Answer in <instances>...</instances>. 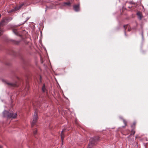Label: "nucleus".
I'll return each mask as SVG.
<instances>
[{
	"mask_svg": "<svg viewBox=\"0 0 148 148\" xmlns=\"http://www.w3.org/2000/svg\"><path fill=\"white\" fill-rule=\"evenodd\" d=\"M99 137L97 136L93 138H90L87 148H92L95 145L96 141L99 140Z\"/></svg>",
	"mask_w": 148,
	"mask_h": 148,
	"instance_id": "obj_1",
	"label": "nucleus"
},
{
	"mask_svg": "<svg viewBox=\"0 0 148 148\" xmlns=\"http://www.w3.org/2000/svg\"><path fill=\"white\" fill-rule=\"evenodd\" d=\"M3 115L4 117L11 118H15L17 116V114L16 113L13 114L12 113H10L6 110L3 112Z\"/></svg>",
	"mask_w": 148,
	"mask_h": 148,
	"instance_id": "obj_2",
	"label": "nucleus"
},
{
	"mask_svg": "<svg viewBox=\"0 0 148 148\" xmlns=\"http://www.w3.org/2000/svg\"><path fill=\"white\" fill-rule=\"evenodd\" d=\"M27 5H28V4H26V3L25 2H24L21 3L19 6H17L16 7L12 9L11 10L8 11V13H10L11 12L17 11L20 10L23 6H26Z\"/></svg>",
	"mask_w": 148,
	"mask_h": 148,
	"instance_id": "obj_3",
	"label": "nucleus"
},
{
	"mask_svg": "<svg viewBox=\"0 0 148 148\" xmlns=\"http://www.w3.org/2000/svg\"><path fill=\"white\" fill-rule=\"evenodd\" d=\"M37 118L38 117L37 114L36 113V110L34 113L33 121L31 123L32 126H33L35 125L37 121Z\"/></svg>",
	"mask_w": 148,
	"mask_h": 148,
	"instance_id": "obj_4",
	"label": "nucleus"
},
{
	"mask_svg": "<svg viewBox=\"0 0 148 148\" xmlns=\"http://www.w3.org/2000/svg\"><path fill=\"white\" fill-rule=\"evenodd\" d=\"M2 81L3 82H4L5 84H7L8 86H17L16 84L9 83L8 81L5 79H2Z\"/></svg>",
	"mask_w": 148,
	"mask_h": 148,
	"instance_id": "obj_5",
	"label": "nucleus"
},
{
	"mask_svg": "<svg viewBox=\"0 0 148 148\" xmlns=\"http://www.w3.org/2000/svg\"><path fill=\"white\" fill-rule=\"evenodd\" d=\"M13 32L16 35H19V33L20 32L19 30L17 29L16 28H14L12 29Z\"/></svg>",
	"mask_w": 148,
	"mask_h": 148,
	"instance_id": "obj_6",
	"label": "nucleus"
},
{
	"mask_svg": "<svg viewBox=\"0 0 148 148\" xmlns=\"http://www.w3.org/2000/svg\"><path fill=\"white\" fill-rule=\"evenodd\" d=\"M75 11L77 12L79 10V5L78 4L76 5H75Z\"/></svg>",
	"mask_w": 148,
	"mask_h": 148,
	"instance_id": "obj_7",
	"label": "nucleus"
},
{
	"mask_svg": "<svg viewBox=\"0 0 148 148\" xmlns=\"http://www.w3.org/2000/svg\"><path fill=\"white\" fill-rule=\"evenodd\" d=\"M65 130H66L65 129H63V130H62V131L61 132V138L62 140V141H63V139H64V137L63 133L65 132Z\"/></svg>",
	"mask_w": 148,
	"mask_h": 148,
	"instance_id": "obj_8",
	"label": "nucleus"
},
{
	"mask_svg": "<svg viewBox=\"0 0 148 148\" xmlns=\"http://www.w3.org/2000/svg\"><path fill=\"white\" fill-rule=\"evenodd\" d=\"M137 15L138 16V18L140 20H141L142 18V15L141 12H138L137 13Z\"/></svg>",
	"mask_w": 148,
	"mask_h": 148,
	"instance_id": "obj_9",
	"label": "nucleus"
},
{
	"mask_svg": "<svg viewBox=\"0 0 148 148\" xmlns=\"http://www.w3.org/2000/svg\"><path fill=\"white\" fill-rule=\"evenodd\" d=\"M71 3L70 2L64 3L63 6L65 7L69 6L71 5Z\"/></svg>",
	"mask_w": 148,
	"mask_h": 148,
	"instance_id": "obj_10",
	"label": "nucleus"
},
{
	"mask_svg": "<svg viewBox=\"0 0 148 148\" xmlns=\"http://www.w3.org/2000/svg\"><path fill=\"white\" fill-rule=\"evenodd\" d=\"M124 27L125 29H126L128 27V31H130V29L129 28V25H125L124 26Z\"/></svg>",
	"mask_w": 148,
	"mask_h": 148,
	"instance_id": "obj_11",
	"label": "nucleus"
},
{
	"mask_svg": "<svg viewBox=\"0 0 148 148\" xmlns=\"http://www.w3.org/2000/svg\"><path fill=\"white\" fill-rule=\"evenodd\" d=\"M42 90L43 92H44L45 91V86L44 85L42 87Z\"/></svg>",
	"mask_w": 148,
	"mask_h": 148,
	"instance_id": "obj_12",
	"label": "nucleus"
},
{
	"mask_svg": "<svg viewBox=\"0 0 148 148\" xmlns=\"http://www.w3.org/2000/svg\"><path fill=\"white\" fill-rule=\"evenodd\" d=\"M37 131L36 130H35L34 132V134H36L37 133Z\"/></svg>",
	"mask_w": 148,
	"mask_h": 148,
	"instance_id": "obj_13",
	"label": "nucleus"
},
{
	"mask_svg": "<svg viewBox=\"0 0 148 148\" xmlns=\"http://www.w3.org/2000/svg\"><path fill=\"white\" fill-rule=\"evenodd\" d=\"M123 122L125 125H126V121L124 120H123Z\"/></svg>",
	"mask_w": 148,
	"mask_h": 148,
	"instance_id": "obj_14",
	"label": "nucleus"
},
{
	"mask_svg": "<svg viewBox=\"0 0 148 148\" xmlns=\"http://www.w3.org/2000/svg\"><path fill=\"white\" fill-rule=\"evenodd\" d=\"M135 125V123H133V125H132V126H131L132 127H133V125L134 126V125Z\"/></svg>",
	"mask_w": 148,
	"mask_h": 148,
	"instance_id": "obj_15",
	"label": "nucleus"
},
{
	"mask_svg": "<svg viewBox=\"0 0 148 148\" xmlns=\"http://www.w3.org/2000/svg\"><path fill=\"white\" fill-rule=\"evenodd\" d=\"M0 148H2V146L0 145Z\"/></svg>",
	"mask_w": 148,
	"mask_h": 148,
	"instance_id": "obj_16",
	"label": "nucleus"
},
{
	"mask_svg": "<svg viewBox=\"0 0 148 148\" xmlns=\"http://www.w3.org/2000/svg\"><path fill=\"white\" fill-rule=\"evenodd\" d=\"M134 133H135V132H134L133 133V134H134Z\"/></svg>",
	"mask_w": 148,
	"mask_h": 148,
	"instance_id": "obj_17",
	"label": "nucleus"
},
{
	"mask_svg": "<svg viewBox=\"0 0 148 148\" xmlns=\"http://www.w3.org/2000/svg\"><path fill=\"white\" fill-rule=\"evenodd\" d=\"M124 33H125V35H126V32H124Z\"/></svg>",
	"mask_w": 148,
	"mask_h": 148,
	"instance_id": "obj_18",
	"label": "nucleus"
},
{
	"mask_svg": "<svg viewBox=\"0 0 148 148\" xmlns=\"http://www.w3.org/2000/svg\"><path fill=\"white\" fill-rule=\"evenodd\" d=\"M74 122H75V123H76V121H75Z\"/></svg>",
	"mask_w": 148,
	"mask_h": 148,
	"instance_id": "obj_19",
	"label": "nucleus"
},
{
	"mask_svg": "<svg viewBox=\"0 0 148 148\" xmlns=\"http://www.w3.org/2000/svg\"><path fill=\"white\" fill-rule=\"evenodd\" d=\"M1 15H0V18H1Z\"/></svg>",
	"mask_w": 148,
	"mask_h": 148,
	"instance_id": "obj_20",
	"label": "nucleus"
},
{
	"mask_svg": "<svg viewBox=\"0 0 148 148\" xmlns=\"http://www.w3.org/2000/svg\"><path fill=\"white\" fill-rule=\"evenodd\" d=\"M26 21H25V22H24L23 23H24Z\"/></svg>",
	"mask_w": 148,
	"mask_h": 148,
	"instance_id": "obj_21",
	"label": "nucleus"
},
{
	"mask_svg": "<svg viewBox=\"0 0 148 148\" xmlns=\"http://www.w3.org/2000/svg\"><path fill=\"white\" fill-rule=\"evenodd\" d=\"M130 3H132V4H133V3H132V2H131Z\"/></svg>",
	"mask_w": 148,
	"mask_h": 148,
	"instance_id": "obj_22",
	"label": "nucleus"
},
{
	"mask_svg": "<svg viewBox=\"0 0 148 148\" xmlns=\"http://www.w3.org/2000/svg\"><path fill=\"white\" fill-rule=\"evenodd\" d=\"M71 0L72 1V0Z\"/></svg>",
	"mask_w": 148,
	"mask_h": 148,
	"instance_id": "obj_23",
	"label": "nucleus"
}]
</instances>
